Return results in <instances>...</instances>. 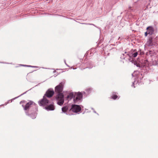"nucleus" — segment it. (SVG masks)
<instances>
[{
    "label": "nucleus",
    "instance_id": "nucleus-1",
    "mask_svg": "<svg viewBox=\"0 0 158 158\" xmlns=\"http://www.w3.org/2000/svg\"><path fill=\"white\" fill-rule=\"evenodd\" d=\"M22 106L27 115L33 119L36 118L38 111V106L35 102L32 101H29L25 106L23 105Z\"/></svg>",
    "mask_w": 158,
    "mask_h": 158
},
{
    "label": "nucleus",
    "instance_id": "nucleus-2",
    "mask_svg": "<svg viewBox=\"0 0 158 158\" xmlns=\"http://www.w3.org/2000/svg\"><path fill=\"white\" fill-rule=\"evenodd\" d=\"M127 55L128 58H127L129 61H132V60L136 57L138 54V52L136 49H132L130 51L127 52Z\"/></svg>",
    "mask_w": 158,
    "mask_h": 158
},
{
    "label": "nucleus",
    "instance_id": "nucleus-3",
    "mask_svg": "<svg viewBox=\"0 0 158 158\" xmlns=\"http://www.w3.org/2000/svg\"><path fill=\"white\" fill-rule=\"evenodd\" d=\"M56 98L57 101V104L60 105H62L64 103V95L62 93L58 94L56 97Z\"/></svg>",
    "mask_w": 158,
    "mask_h": 158
},
{
    "label": "nucleus",
    "instance_id": "nucleus-4",
    "mask_svg": "<svg viewBox=\"0 0 158 158\" xmlns=\"http://www.w3.org/2000/svg\"><path fill=\"white\" fill-rule=\"evenodd\" d=\"M47 98L44 96L43 98L38 102L39 105L45 107V106L49 104L50 101L47 99Z\"/></svg>",
    "mask_w": 158,
    "mask_h": 158
},
{
    "label": "nucleus",
    "instance_id": "nucleus-5",
    "mask_svg": "<svg viewBox=\"0 0 158 158\" xmlns=\"http://www.w3.org/2000/svg\"><path fill=\"white\" fill-rule=\"evenodd\" d=\"M83 94L81 92H74V98L73 102L74 103H77L78 102L82 101Z\"/></svg>",
    "mask_w": 158,
    "mask_h": 158
},
{
    "label": "nucleus",
    "instance_id": "nucleus-6",
    "mask_svg": "<svg viewBox=\"0 0 158 158\" xmlns=\"http://www.w3.org/2000/svg\"><path fill=\"white\" fill-rule=\"evenodd\" d=\"M81 110V108L80 105L73 104L71 106V109L69 110V111H72L73 112L77 113Z\"/></svg>",
    "mask_w": 158,
    "mask_h": 158
},
{
    "label": "nucleus",
    "instance_id": "nucleus-7",
    "mask_svg": "<svg viewBox=\"0 0 158 158\" xmlns=\"http://www.w3.org/2000/svg\"><path fill=\"white\" fill-rule=\"evenodd\" d=\"M54 94V92L53 89L50 88L46 91L44 96L47 98H50L52 97Z\"/></svg>",
    "mask_w": 158,
    "mask_h": 158
},
{
    "label": "nucleus",
    "instance_id": "nucleus-8",
    "mask_svg": "<svg viewBox=\"0 0 158 158\" xmlns=\"http://www.w3.org/2000/svg\"><path fill=\"white\" fill-rule=\"evenodd\" d=\"M63 83L61 82L55 87V92L57 94L61 93L63 90Z\"/></svg>",
    "mask_w": 158,
    "mask_h": 158
},
{
    "label": "nucleus",
    "instance_id": "nucleus-9",
    "mask_svg": "<svg viewBox=\"0 0 158 158\" xmlns=\"http://www.w3.org/2000/svg\"><path fill=\"white\" fill-rule=\"evenodd\" d=\"M45 109L48 111L53 110L55 109L54 103L52 102L51 103L49 104L44 107Z\"/></svg>",
    "mask_w": 158,
    "mask_h": 158
},
{
    "label": "nucleus",
    "instance_id": "nucleus-10",
    "mask_svg": "<svg viewBox=\"0 0 158 158\" xmlns=\"http://www.w3.org/2000/svg\"><path fill=\"white\" fill-rule=\"evenodd\" d=\"M146 30L149 35H152L154 32V29L152 26H149L147 27Z\"/></svg>",
    "mask_w": 158,
    "mask_h": 158
},
{
    "label": "nucleus",
    "instance_id": "nucleus-11",
    "mask_svg": "<svg viewBox=\"0 0 158 158\" xmlns=\"http://www.w3.org/2000/svg\"><path fill=\"white\" fill-rule=\"evenodd\" d=\"M74 92H71L69 93L66 97L67 99L68 100H71L72 98L74 99Z\"/></svg>",
    "mask_w": 158,
    "mask_h": 158
},
{
    "label": "nucleus",
    "instance_id": "nucleus-12",
    "mask_svg": "<svg viewBox=\"0 0 158 158\" xmlns=\"http://www.w3.org/2000/svg\"><path fill=\"white\" fill-rule=\"evenodd\" d=\"M130 61L134 64L137 67L139 68L141 67L140 64L139 63H138V62L135 59H132V61Z\"/></svg>",
    "mask_w": 158,
    "mask_h": 158
},
{
    "label": "nucleus",
    "instance_id": "nucleus-13",
    "mask_svg": "<svg viewBox=\"0 0 158 158\" xmlns=\"http://www.w3.org/2000/svg\"><path fill=\"white\" fill-rule=\"evenodd\" d=\"M147 44L148 46H151L153 45L152 38L150 37L147 41Z\"/></svg>",
    "mask_w": 158,
    "mask_h": 158
},
{
    "label": "nucleus",
    "instance_id": "nucleus-14",
    "mask_svg": "<svg viewBox=\"0 0 158 158\" xmlns=\"http://www.w3.org/2000/svg\"><path fill=\"white\" fill-rule=\"evenodd\" d=\"M61 110L62 113H66L67 114H68L67 113V112L68 110V106H65L63 107L62 108Z\"/></svg>",
    "mask_w": 158,
    "mask_h": 158
},
{
    "label": "nucleus",
    "instance_id": "nucleus-15",
    "mask_svg": "<svg viewBox=\"0 0 158 158\" xmlns=\"http://www.w3.org/2000/svg\"><path fill=\"white\" fill-rule=\"evenodd\" d=\"M116 93L115 92H113L112 93V95L110 97V98L113 100H116L118 97V96L116 95Z\"/></svg>",
    "mask_w": 158,
    "mask_h": 158
},
{
    "label": "nucleus",
    "instance_id": "nucleus-16",
    "mask_svg": "<svg viewBox=\"0 0 158 158\" xmlns=\"http://www.w3.org/2000/svg\"><path fill=\"white\" fill-rule=\"evenodd\" d=\"M127 53V52H125L123 54L121 55L120 58L124 60H125L126 58L127 59V58H128Z\"/></svg>",
    "mask_w": 158,
    "mask_h": 158
},
{
    "label": "nucleus",
    "instance_id": "nucleus-17",
    "mask_svg": "<svg viewBox=\"0 0 158 158\" xmlns=\"http://www.w3.org/2000/svg\"><path fill=\"white\" fill-rule=\"evenodd\" d=\"M85 64L88 66H93V63L90 60L88 61L87 62L85 63Z\"/></svg>",
    "mask_w": 158,
    "mask_h": 158
},
{
    "label": "nucleus",
    "instance_id": "nucleus-18",
    "mask_svg": "<svg viewBox=\"0 0 158 158\" xmlns=\"http://www.w3.org/2000/svg\"><path fill=\"white\" fill-rule=\"evenodd\" d=\"M85 90L87 92L91 91L92 90V89L91 88H89Z\"/></svg>",
    "mask_w": 158,
    "mask_h": 158
},
{
    "label": "nucleus",
    "instance_id": "nucleus-19",
    "mask_svg": "<svg viewBox=\"0 0 158 158\" xmlns=\"http://www.w3.org/2000/svg\"><path fill=\"white\" fill-rule=\"evenodd\" d=\"M139 51L140 52V53L141 55H143L144 54L143 52H142L141 50L140 49H139Z\"/></svg>",
    "mask_w": 158,
    "mask_h": 158
},
{
    "label": "nucleus",
    "instance_id": "nucleus-20",
    "mask_svg": "<svg viewBox=\"0 0 158 158\" xmlns=\"http://www.w3.org/2000/svg\"><path fill=\"white\" fill-rule=\"evenodd\" d=\"M28 67H32V68H37V66H31L30 65H28Z\"/></svg>",
    "mask_w": 158,
    "mask_h": 158
},
{
    "label": "nucleus",
    "instance_id": "nucleus-21",
    "mask_svg": "<svg viewBox=\"0 0 158 158\" xmlns=\"http://www.w3.org/2000/svg\"><path fill=\"white\" fill-rule=\"evenodd\" d=\"M148 34H148V32L147 31L145 32L144 35L145 37L147 36Z\"/></svg>",
    "mask_w": 158,
    "mask_h": 158
},
{
    "label": "nucleus",
    "instance_id": "nucleus-22",
    "mask_svg": "<svg viewBox=\"0 0 158 158\" xmlns=\"http://www.w3.org/2000/svg\"><path fill=\"white\" fill-rule=\"evenodd\" d=\"M27 92V91H26V92H24V93H23V94H22L21 95H19V96H18V97H17L15 98H18L19 97H20V96H22V95H23V94H25Z\"/></svg>",
    "mask_w": 158,
    "mask_h": 158
},
{
    "label": "nucleus",
    "instance_id": "nucleus-23",
    "mask_svg": "<svg viewBox=\"0 0 158 158\" xmlns=\"http://www.w3.org/2000/svg\"><path fill=\"white\" fill-rule=\"evenodd\" d=\"M20 65L22 66H24V67H28V65H24V64H20Z\"/></svg>",
    "mask_w": 158,
    "mask_h": 158
},
{
    "label": "nucleus",
    "instance_id": "nucleus-24",
    "mask_svg": "<svg viewBox=\"0 0 158 158\" xmlns=\"http://www.w3.org/2000/svg\"><path fill=\"white\" fill-rule=\"evenodd\" d=\"M132 87H133L134 88L135 87V86H134V82H133L132 84L131 85Z\"/></svg>",
    "mask_w": 158,
    "mask_h": 158
},
{
    "label": "nucleus",
    "instance_id": "nucleus-25",
    "mask_svg": "<svg viewBox=\"0 0 158 158\" xmlns=\"http://www.w3.org/2000/svg\"><path fill=\"white\" fill-rule=\"evenodd\" d=\"M82 94H83V95L84 94H85V92H83L82 93H81Z\"/></svg>",
    "mask_w": 158,
    "mask_h": 158
},
{
    "label": "nucleus",
    "instance_id": "nucleus-26",
    "mask_svg": "<svg viewBox=\"0 0 158 158\" xmlns=\"http://www.w3.org/2000/svg\"><path fill=\"white\" fill-rule=\"evenodd\" d=\"M24 102V101H21L20 102V103L21 104L23 102Z\"/></svg>",
    "mask_w": 158,
    "mask_h": 158
},
{
    "label": "nucleus",
    "instance_id": "nucleus-27",
    "mask_svg": "<svg viewBox=\"0 0 158 158\" xmlns=\"http://www.w3.org/2000/svg\"><path fill=\"white\" fill-rule=\"evenodd\" d=\"M85 24H86V23H84ZM89 24V25H94V24Z\"/></svg>",
    "mask_w": 158,
    "mask_h": 158
},
{
    "label": "nucleus",
    "instance_id": "nucleus-28",
    "mask_svg": "<svg viewBox=\"0 0 158 158\" xmlns=\"http://www.w3.org/2000/svg\"><path fill=\"white\" fill-rule=\"evenodd\" d=\"M87 68H89V69H90V68H91V67H87Z\"/></svg>",
    "mask_w": 158,
    "mask_h": 158
}]
</instances>
